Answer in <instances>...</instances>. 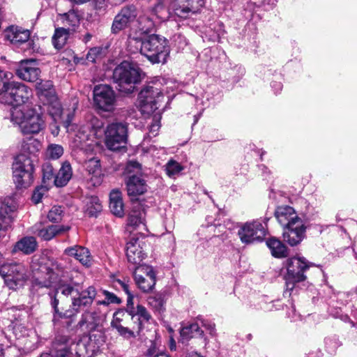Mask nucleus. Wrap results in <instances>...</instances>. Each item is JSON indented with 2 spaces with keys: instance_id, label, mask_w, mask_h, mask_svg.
<instances>
[{
  "instance_id": "obj_1",
  "label": "nucleus",
  "mask_w": 357,
  "mask_h": 357,
  "mask_svg": "<svg viewBox=\"0 0 357 357\" xmlns=\"http://www.w3.org/2000/svg\"><path fill=\"white\" fill-rule=\"evenodd\" d=\"M32 286L38 288H49L56 286V291L50 294L51 297V306L54 309V317L61 318L65 316L59 312V300L56 294L60 291L64 296L72 297L71 307L75 312L84 310L91 306L96 296V290L94 287L89 286L86 289L79 291L78 282H74L75 278L79 274L77 271L71 269L63 259L52 261L50 266L40 265L36 268L33 264Z\"/></svg>"
},
{
  "instance_id": "obj_2",
  "label": "nucleus",
  "mask_w": 357,
  "mask_h": 357,
  "mask_svg": "<svg viewBox=\"0 0 357 357\" xmlns=\"http://www.w3.org/2000/svg\"><path fill=\"white\" fill-rule=\"evenodd\" d=\"M128 49L131 53L140 52L152 63H165L169 54L168 40L156 34L149 36H130Z\"/></svg>"
},
{
  "instance_id": "obj_3",
  "label": "nucleus",
  "mask_w": 357,
  "mask_h": 357,
  "mask_svg": "<svg viewBox=\"0 0 357 357\" xmlns=\"http://www.w3.org/2000/svg\"><path fill=\"white\" fill-rule=\"evenodd\" d=\"M275 216L283 227V239L291 246L300 243L305 237L306 227L294 208L283 205L276 208Z\"/></svg>"
},
{
  "instance_id": "obj_4",
  "label": "nucleus",
  "mask_w": 357,
  "mask_h": 357,
  "mask_svg": "<svg viewBox=\"0 0 357 357\" xmlns=\"http://www.w3.org/2000/svg\"><path fill=\"white\" fill-rule=\"evenodd\" d=\"M11 121L17 124L24 135H36L45 128V120L40 106L11 112Z\"/></svg>"
},
{
  "instance_id": "obj_5",
  "label": "nucleus",
  "mask_w": 357,
  "mask_h": 357,
  "mask_svg": "<svg viewBox=\"0 0 357 357\" xmlns=\"http://www.w3.org/2000/svg\"><path fill=\"white\" fill-rule=\"evenodd\" d=\"M113 78L120 91L130 93L141 79L140 69L135 63L124 61L115 68Z\"/></svg>"
},
{
  "instance_id": "obj_6",
  "label": "nucleus",
  "mask_w": 357,
  "mask_h": 357,
  "mask_svg": "<svg viewBox=\"0 0 357 357\" xmlns=\"http://www.w3.org/2000/svg\"><path fill=\"white\" fill-rule=\"evenodd\" d=\"M13 179L17 188H26L33 181L34 164L31 156L19 154L12 165Z\"/></svg>"
},
{
  "instance_id": "obj_7",
  "label": "nucleus",
  "mask_w": 357,
  "mask_h": 357,
  "mask_svg": "<svg viewBox=\"0 0 357 357\" xmlns=\"http://www.w3.org/2000/svg\"><path fill=\"white\" fill-rule=\"evenodd\" d=\"M128 174L126 181L128 195L135 197L147 190L146 181L141 174V165L137 161H129L125 169Z\"/></svg>"
},
{
  "instance_id": "obj_8",
  "label": "nucleus",
  "mask_w": 357,
  "mask_h": 357,
  "mask_svg": "<svg viewBox=\"0 0 357 357\" xmlns=\"http://www.w3.org/2000/svg\"><path fill=\"white\" fill-rule=\"evenodd\" d=\"M128 141V123L113 121L105 130V142L108 149L117 151L126 146Z\"/></svg>"
},
{
  "instance_id": "obj_9",
  "label": "nucleus",
  "mask_w": 357,
  "mask_h": 357,
  "mask_svg": "<svg viewBox=\"0 0 357 357\" xmlns=\"http://www.w3.org/2000/svg\"><path fill=\"white\" fill-rule=\"evenodd\" d=\"M0 275L3 278L6 285L13 290L23 287L29 278L27 270L22 264L2 265Z\"/></svg>"
},
{
  "instance_id": "obj_10",
  "label": "nucleus",
  "mask_w": 357,
  "mask_h": 357,
  "mask_svg": "<svg viewBox=\"0 0 357 357\" xmlns=\"http://www.w3.org/2000/svg\"><path fill=\"white\" fill-rule=\"evenodd\" d=\"M313 264L303 257H294L287 259V273L285 275L287 289L293 290L295 283L304 281L306 276L304 272Z\"/></svg>"
},
{
  "instance_id": "obj_11",
  "label": "nucleus",
  "mask_w": 357,
  "mask_h": 357,
  "mask_svg": "<svg viewBox=\"0 0 357 357\" xmlns=\"http://www.w3.org/2000/svg\"><path fill=\"white\" fill-rule=\"evenodd\" d=\"M163 98V94L158 88L151 85L146 86L138 95V103L141 112L147 114L155 112L159 108V103Z\"/></svg>"
},
{
  "instance_id": "obj_12",
  "label": "nucleus",
  "mask_w": 357,
  "mask_h": 357,
  "mask_svg": "<svg viewBox=\"0 0 357 357\" xmlns=\"http://www.w3.org/2000/svg\"><path fill=\"white\" fill-rule=\"evenodd\" d=\"M266 234V224L259 220L242 224L238 231V236L241 241L245 244L261 241Z\"/></svg>"
},
{
  "instance_id": "obj_13",
  "label": "nucleus",
  "mask_w": 357,
  "mask_h": 357,
  "mask_svg": "<svg viewBox=\"0 0 357 357\" xmlns=\"http://www.w3.org/2000/svg\"><path fill=\"white\" fill-rule=\"evenodd\" d=\"M32 91L24 84L9 82L1 101L8 105L18 106L26 103L32 97Z\"/></svg>"
},
{
  "instance_id": "obj_14",
  "label": "nucleus",
  "mask_w": 357,
  "mask_h": 357,
  "mask_svg": "<svg viewBox=\"0 0 357 357\" xmlns=\"http://www.w3.org/2000/svg\"><path fill=\"white\" fill-rule=\"evenodd\" d=\"M93 99L96 108L103 112L114 111L116 97L112 88L107 84H98L93 90Z\"/></svg>"
},
{
  "instance_id": "obj_15",
  "label": "nucleus",
  "mask_w": 357,
  "mask_h": 357,
  "mask_svg": "<svg viewBox=\"0 0 357 357\" xmlns=\"http://www.w3.org/2000/svg\"><path fill=\"white\" fill-rule=\"evenodd\" d=\"M134 279L138 288L143 292H149L156 282L155 273L152 266L143 264L135 268Z\"/></svg>"
},
{
  "instance_id": "obj_16",
  "label": "nucleus",
  "mask_w": 357,
  "mask_h": 357,
  "mask_svg": "<svg viewBox=\"0 0 357 357\" xmlns=\"http://www.w3.org/2000/svg\"><path fill=\"white\" fill-rule=\"evenodd\" d=\"M204 3V0H177L173 6V10L177 17L186 19L199 12Z\"/></svg>"
},
{
  "instance_id": "obj_17",
  "label": "nucleus",
  "mask_w": 357,
  "mask_h": 357,
  "mask_svg": "<svg viewBox=\"0 0 357 357\" xmlns=\"http://www.w3.org/2000/svg\"><path fill=\"white\" fill-rule=\"evenodd\" d=\"M17 75L22 79L33 82L39 79L40 70L37 66L35 60L22 61L19 68L16 70Z\"/></svg>"
},
{
  "instance_id": "obj_18",
  "label": "nucleus",
  "mask_w": 357,
  "mask_h": 357,
  "mask_svg": "<svg viewBox=\"0 0 357 357\" xmlns=\"http://www.w3.org/2000/svg\"><path fill=\"white\" fill-rule=\"evenodd\" d=\"M69 229L68 226L57 225L43 226L41 223L36 224L32 227L33 233L44 241H50L56 235L63 234Z\"/></svg>"
},
{
  "instance_id": "obj_19",
  "label": "nucleus",
  "mask_w": 357,
  "mask_h": 357,
  "mask_svg": "<svg viewBox=\"0 0 357 357\" xmlns=\"http://www.w3.org/2000/svg\"><path fill=\"white\" fill-rule=\"evenodd\" d=\"M128 314L133 322V329L136 330L137 334L143 329L144 324L152 319L146 308L142 305H137L135 308L132 307L128 310Z\"/></svg>"
},
{
  "instance_id": "obj_20",
  "label": "nucleus",
  "mask_w": 357,
  "mask_h": 357,
  "mask_svg": "<svg viewBox=\"0 0 357 357\" xmlns=\"http://www.w3.org/2000/svg\"><path fill=\"white\" fill-rule=\"evenodd\" d=\"M137 16L136 8L134 6H129L121 9V12L115 17L112 24V30L114 33L126 28L130 22L133 21Z\"/></svg>"
},
{
  "instance_id": "obj_21",
  "label": "nucleus",
  "mask_w": 357,
  "mask_h": 357,
  "mask_svg": "<svg viewBox=\"0 0 357 357\" xmlns=\"http://www.w3.org/2000/svg\"><path fill=\"white\" fill-rule=\"evenodd\" d=\"M139 238H132L126 245V257L128 261L133 264H139L144 258L143 245Z\"/></svg>"
},
{
  "instance_id": "obj_22",
  "label": "nucleus",
  "mask_w": 357,
  "mask_h": 357,
  "mask_svg": "<svg viewBox=\"0 0 357 357\" xmlns=\"http://www.w3.org/2000/svg\"><path fill=\"white\" fill-rule=\"evenodd\" d=\"M5 38L13 45H20L27 42L30 38V31L19 26L12 25L4 31Z\"/></svg>"
},
{
  "instance_id": "obj_23",
  "label": "nucleus",
  "mask_w": 357,
  "mask_h": 357,
  "mask_svg": "<svg viewBox=\"0 0 357 357\" xmlns=\"http://www.w3.org/2000/svg\"><path fill=\"white\" fill-rule=\"evenodd\" d=\"M100 321V315L96 310L86 311L77 324V326L82 331L90 332L94 331Z\"/></svg>"
},
{
  "instance_id": "obj_24",
  "label": "nucleus",
  "mask_w": 357,
  "mask_h": 357,
  "mask_svg": "<svg viewBox=\"0 0 357 357\" xmlns=\"http://www.w3.org/2000/svg\"><path fill=\"white\" fill-rule=\"evenodd\" d=\"M64 253L70 257H75L82 264L89 266L91 262V257L89 250L83 246L75 245L67 248Z\"/></svg>"
},
{
  "instance_id": "obj_25",
  "label": "nucleus",
  "mask_w": 357,
  "mask_h": 357,
  "mask_svg": "<svg viewBox=\"0 0 357 357\" xmlns=\"http://www.w3.org/2000/svg\"><path fill=\"white\" fill-rule=\"evenodd\" d=\"M72 175L73 171L70 164L68 162H64L54 177L55 185L56 187L65 186L72 178Z\"/></svg>"
},
{
  "instance_id": "obj_26",
  "label": "nucleus",
  "mask_w": 357,
  "mask_h": 357,
  "mask_svg": "<svg viewBox=\"0 0 357 357\" xmlns=\"http://www.w3.org/2000/svg\"><path fill=\"white\" fill-rule=\"evenodd\" d=\"M68 341V340L66 337L56 338L53 342L51 349L52 356L55 357H68L70 355V351Z\"/></svg>"
},
{
  "instance_id": "obj_27",
  "label": "nucleus",
  "mask_w": 357,
  "mask_h": 357,
  "mask_svg": "<svg viewBox=\"0 0 357 357\" xmlns=\"http://www.w3.org/2000/svg\"><path fill=\"white\" fill-rule=\"evenodd\" d=\"M109 199V208L112 213L118 217H123L124 210L121 192L118 190H112L110 193Z\"/></svg>"
},
{
  "instance_id": "obj_28",
  "label": "nucleus",
  "mask_w": 357,
  "mask_h": 357,
  "mask_svg": "<svg viewBox=\"0 0 357 357\" xmlns=\"http://www.w3.org/2000/svg\"><path fill=\"white\" fill-rule=\"evenodd\" d=\"M42 149V144L40 140L30 137L27 138L26 139H23L22 142V146H21V153H24L26 155V154L30 155L32 158V156H36L41 150Z\"/></svg>"
},
{
  "instance_id": "obj_29",
  "label": "nucleus",
  "mask_w": 357,
  "mask_h": 357,
  "mask_svg": "<svg viewBox=\"0 0 357 357\" xmlns=\"http://www.w3.org/2000/svg\"><path fill=\"white\" fill-rule=\"evenodd\" d=\"M266 245L272 255L276 258H284L288 255L287 248L278 239L271 238L266 241Z\"/></svg>"
},
{
  "instance_id": "obj_30",
  "label": "nucleus",
  "mask_w": 357,
  "mask_h": 357,
  "mask_svg": "<svg viewBox=\"0 0 357 357\" xmlns=\"http://www.w3.org/2000/svg\"><path fill=\"white\" fill-rule=\"evenodd\" d=\"M91 126H80L75 133L74 142L75 146L82 149H84L88 144L86 142L89 140L91 133Z\"/></svg>"
},
{
  "instance_id": "obj_31",
  "label": "nucleus",
  "mask_w": 357,
  "mask_h": 357,
  "mask_svg": "<svg viewBox=\"0 0 357 357\" xmlns=\"http://www.w3.org/2000/svg\"><path fill=\"white\" fill-rule=\"evenodd\" d=\"M37 241L33 236H26L17 241L15 245V251L19 250L26 255L33 252L37 248Z\"/></svg>"
},
{
  "instance_id": "obj_32",
  "label": "nucleus",
  "mask_w": 357,
  "mask_h": 357,
  "mask_svg": "<svg viewBox=\"0 0 357 357\" xmlns=\"http://www.w3.org/2000/svg\"><path fill=\"white\" fill-rule=\"evenodd\" d=\"M122 314V312H116L114 315V319L111 323V326L115 328L119 334L123 336L124 338L130 339L131 337H135L136 335L135 333V331L133 328L130 329L128 327H124L121 324V318L119 315Z\"/></svg>"
},
{
  "instance_id": "obj_33",
  "label": "nucleus",
  "mask_w": 357,
  "mask_h": 357,
  "mask_svg": "<svg viewBox=\"0 0 357 357\" xmlns=\"http://www.w3.org/2000/svg\"><path fill=\"white\" fill-rule=\"evenodd\" d=\"M70 29L57 28L55 29L54 34L52 37V43L57 50L61 49L68 38Z\"/></svg>"
},
{
  "instance_id": "obj_34",
  "label": "nucleus",
  "mask_w": 357,
  "mask_h": 357,
  "mask_svg": "<svg viewBox=\"0 0 357 357\" xmlns=\"http://www.w3.org/2000/svg\"><path fill=\"white\" fill-rule=\"evenodd\" d=\"M203 331L197 323H193L189 326H186L181 330V336L183 340H188L190 338L201 337Z\"/></svg>"
},
{
  "instance_id": "obj_35",
  "label": "nucleus",
  "mask_w": 357,
  "mask_h": 357,
  "mask_svg": "<svg viewBox=\"0 0 357 357\" xmlns=\"http://www.w3.org/2000/svg\"><path fill=\"white\" fill-rule=\"evenodd\" d=\"M84 167L89 174L98 179V183H100L101 169L100 160L96 158H92L85 162Z\"/></svg>"
},
{
  "instance_id": "obj_36",
  "label": "nucleus",
  "mask_w": 357,
  "mask_h": 357,
  "mask_svg": "<svg viewBox=\"0 0 357 357\" xmlns=\"http://www.w3.org/2000/svg\"><path fill=\"white\" fill-rule=\"evenodd\" d=\"M77 354L79 356L85 355L91 356L95 352L98 351L99 349V346H96L93 344L92 336L89 337L87 344L83 342H80L77 344Z\"/></svg>"
},
{
  "instance_id": "obj_37",
  "label": "nucleus",
  "mask_w": 357,
  "mask_h": 357,
  "mask_svg": "<svg viewBox=\"0 0 357 357\" xmlns=\"http://www.w3.org/2000/svg\"><path fill=\"white\" fill-rule=\"evenodd\" d=\"M148 305L156 312H161L165 309V296L162 293L155 294V296H149L147 299Z\"/></svg>"
},
{
  "instance_id": "obj_38",
  "label": "nucleus",
  "mask_w": 357,
  "mask_h": 357,
  "mask_svg": "<svg viewBox=\"0 0 357 357\" xmlns=\"http://www.w3.org/2000/svg\"><path fill=\"white\" fill-rule=\"evenodd\" d=\"M155 17H149L146 15L141 16L139 18L138 22L139 24V29L141 31L140 35L148 33L151 31L155 26Z\"/></svg>"
},
{
  "instance_id": "obj_39",
  "label": "nucleus",
  "mask_w": 357,
  "mask_h": 357,
  "mask_svg": "<svg viewBox=\"0 0 357 357\" xmlns=\"http://www.w3.org/2000/svg\"><path fill=\"white\" fill-rule=\"evenodd\" d=\"M52 82L50 80L38 79L36 84L38 93L40 96H48L53 95Z\"/></svg>"
},
{
  "instance_id": "obj_40",
  "label": "nucleus",
  "mask_w": 357,
  "mask_h": 357,
  "mask_svg": "<svg viewBox=\"0 0 357 357\" xmlns=\"http://www.w3.org/2000/svg\"><path fill=\"white\" fill-rule=\"evenodd\" d=\"M151 14L160 20H165L168 16L166 10L164 0H156L154 6L151 9Z\"/></svg>"
},
{
  "instance_id": "obj_41",
  "label": "nucleus",
  "mask_w": 357,
  "mask_h": 357,
  "mask_svg": "<svg viewBox=\"0 0 357 357\" xmlns=\"http://www.w3.org/2000/svg\"><path fill=\"white\" fill-rule=\"evenodd\" d=\"M63 154V148L60 144H50L45 151L46 157L52 160L59 159Z\"/></svg>"
},
{
  "instance_id": "obj_42",
  "label": "nucleus",
  "mask_w": 357,
  "mask_h": 357,
  "mask_svg": "<svg viewBox=\"0 0 357 357\" xmlns=\"http://www.w3.org/2000/svg\"><path fill=\"white\" fill-rule=\"evenodd\" d=\"M183 169V166L174 160H170L165 165L166 173L170 178H174L178 176Z\"/></svg>"
},
{
  "instance_id": "obj_43",
  "label": "nucleus",
  "mask_w": 357,
  "mask_h": 357,
  "mask_svg": "<svg viewBox=\"0 0 357 357\" xmlns=\"http://www.w3.org/2000/svg\"><path fill=\"white\" fill-rule=\"evenodd\" d=\"M102 210V206L97 197H89L86 200V211L90 215H96Z\"/></svg>"
},
{
  "instance_id": "obj_44",
  "label": "nucleus",
  "mask_w": 357,
  "mask_h": 357,
  "mask_svg": "<svg viewBox=\"0 0 357 357\" xmlns=\"http://www.w3.org/2000/svg\"><path fill=\"white\" fill-rule=\"evenodd\" d=\"M160 119L161 114L160 112L153 114L152 122L149 128V135L150 137H155L158 134L160 128Z\"/></svg>"
},
{
  "instance_id": "obj_45",
  "label": "nucleus",
  "mask_w": 357,
  "mask_h": 357,
  "mask_svg": "<svg viewBox=\"0 0 357 357\" xmlns=\"http://www.w3.org/2000/svg\"><path fill=\"white\" fill-rule=\"evenodd\" d=\"M63 215V209L61 206H53L49 211L47 218L53 222H58L62 220Z\"/></svg>"
},
{
  "instance_id": "obj_46",
  "label": "nucleus",
  "mask_w": 357,
  "mask_h": 357,
  "mask_svg": "<svg viewBox=\"0 0 357 357\" xmlns=\"http://www.w3.org/2000/svg\"><path fill=\"white\" fill-rule=\"evenodd\" d=\"M63 23L66 25L75 28L79 24V16L75 12H68L65 13L63 17Z\"/></svg>"
},
{
  "instance_id": "obj_47",
  "label": "nucleus",
  "mask_w": 357,
  "mask_h": 357,
  "mask_svg": "<svg viewBox=\"0 0 357 357\" xmlns=\"http://www.w3.org/2000/svg\"><path fill=\"white\" fill-rule=\"evenodd\" d=\"M12 73L0 70V96L2 97L9 84Z\"/></svg>"
},
{
  "instance_id": "obj_48",
  "label": "nucleus",
  "mask_w": 357,
  "mask_h": 357,
  "mask_svg": "<svg viewBox=\"0 0 357 357\" xmlns=\"http://www.w3.org/2000/svg\"><path fill=\"white\" fill-rule=\"evenodd\" d=\"M172 44L178 50H183L188 45V40L181 33H175L172 38Z\"/></svg>"
},
{
  "instance_id": "obj_49",
  "label": "nucleus",
  "mask_w": 357,
  "mask_h": 357,
  "mask_svg": "<svg viewBox=\"0 0 357 357\" xmlns=\"http://www.w3.org/2000/svg\"><path fill=\"white\" fill-rule=\"evenodd\" d=\"M48 112L52 116L54 121H56L59 119L62 114V109L61 104L57 102H53L48 107Z\"/></svg>"
},
{
  "instance_id": "obj_50",
  "label": "nucleus",
  "mask_w": 357,
  "mask_h": 357,
  "mask_svg": "<svg viewBox=\"0 0 357 357\" xmlns=\"http://www.w3.org/2000/svg\"><path fill=\"white\" fill-rule=\"evenodd\" d=\"M103 54V50L102 47H96L91 48L86 54V59L93 63L96 59L101 58Z\"/></svg>"
},
{
  "instance_id": "obj_51",
  "label": "nucleus",
  "mask_w": 357,
  "mask_h": 357,
  "mask_svg": "<svg viewBox=\"0 0 357 357\" xmlns=\"http://www.w3.org/2000/svg\"><path fill=\"white\" fill-rule=\"evenodd\" d=\"M43 181L51 180L54 177V168L49 162H45L42 166Z\"/></svg>"
},
{
  "instance_id": "obj_52",
  "label": "nucleus",
  "mask_w": 357,
  "mask_h": 357,
  "mask_svg": "<svg viewBox=\"0 0 357 357\" xmlns=\"http://www.w3.org/2000/svg\"><path fill=\"white\" fill-rule=\"evenodd\" d=\"M144 213H136L134 212L130 214L128 218V223L130 225L137 227L140 224H144Z\"/></svg>"
},
{
  "instance_id": "obj_53",
  "label": "nucleus",
  "mask_w": 357,
  "mask_h": 357,
  "mask_svg": "<svg viewBox=\"0 0 357 357\" xmlns=\"http://www.w3.org/2000/svg\"><path fill=\"white\" fill-rule=\"evenodd\" d=\"M116 282L121 285L123 290L128 295V301H127L128 304H127V310H126V312H128V310H130L131 307H133V303H132L133 296L131 294V293L130 292L128 285L126 283H125L124 282H123L120 280H117Z\"/></svg>"
},
{
  "instance_id": "obj_54",
  "label": "nucleus",
  "mask_w": 357,
  "mask_h": 357,
  "mask_svg": "<svg viewBox=\"0 0 357 357\" xmlns=\"http://www.w3.org/2000/svg\"><path fill=\"white\" fill-rule=\"evenodd\" d=\"M13 332L17 339H20L27 335V330L22 324H15Z\"/></svg>"
},
{
  "instance_id": "obj_55",
  "label": "nucleus",
  "mask_w": 357,
  "mask_h": 357,
  "mask_svg": "<svg viewBox=\"0 0 357 357\" xmlns=\"http://www.w3.org/2000/svg\"><path fill=\"white\" fill-rule=\"evenodd\" d=\"M45 189L43 187L36 188L32 195V201L35 204H38L43 196Z\"/></svg>"
},
{
  "instance_id": "obj_56",
  "label": "nucleus",
  "mask_w": 357,
  "mask_h": 357,
  "mask_svg": "<svg viewBox=\"0 0 357 357\" xmlns=\"http://www.w3.org/2000/svg\"><path fill=\"white\" fill-rule=\"evenodd\" d=\"M103 294L106 298V302L110 303H120L121 300L114 294L108 291H104Z\"/></svg>"
},
{
  "instance_id": "obj_57",
  "label": "nucleus",
  "mask_w": 357,
  "mask_h": 357,
  "mask_svg": "<svg viewBox=\"0 0 357 357\" xmlns=\"http://www.w3.org/2000/svg\"><path fill=\"white\" fill-rule=\"evenodd\" d=\"M202 326H204L211 335H215V328L213 324L209 322H202Z\"/></svg>"
},
{
  "instance_id": "obj_58",
  "label": "nucleus",
  "mask_w": 357,
  "mask_h": 357,
  "mask_svg": "<svg viewBox=\"0 0 357 357\" xmlns=\"http://www.w3.org/2000/svg\"><path fill=\"white\" fill-rule=\"evenodd\" d=\"M277 4L276 0H263L260 4H259V6H268V8H274Z\"/></svg>"
},
{
  "instance_id": "obj_59",
  "label": "nucleus",
  "mask_w": 357,
  "mask_h": 357,
  "mask_svg": "<svg viewBox=\"0 0 357 357\" xmlns=\"http://www.w3.org/2000/svg\"><path fill=\"white\" fill-rule=\"evenodd\" d=\"M95 7L100 10L106 6V0H94Z\"/></svg>"
},
{
  "instance_id": "obj_60",
  "label": "nucleus",
  "mask_w": 357,
  "mask_h": 357,
  "mask_svg": "<svg viewBox=\"0 0 357 357\" xmlns=\"http://www.w3.org/2000/svg\"><path fill=\"white\" fill-rule=\"evenodd\" d=\"M91 121L93 128H100L102 125V123L96 117H93Z\"/></svg>"
},
{
  "instance_id": "obj_61",
  "label": "nucleus",
  "mask_w": 357,
  "mask_h": 357,
  "mask_svg": "<svg viewBox=\"0 0 357 357\" xmlns=\"http://www.w3.org/2000/svg\"><path fill=\"white\" fill-rule=\"evenodd\" d=\"M272 87L275 89L276 92H279L282 90V85L280 82H273L272 84Z\"/></svg>"
},
{
  "instance_id": "obj_62",
  "label": "nucleus",
  "mask_w": 357,
  "mask_h": 357,
  "mask_svg": "<svg viewBox=\"0 0 357 357\" xmlns=\"http://www.w3.org/2000/svg\"><path fill=\"white\" fill-rule=\"evenodd\" d=\"M147 356H149V357H155L157 355H154V351H153V349L152 348H150L148 351H147Z\"/></svg>"
},
{
  "instance_id": "obj_63",
  "label": "nucleus",
  "mask_w": 357,
  "mask_h": 357,
  "mask_svg": "<svg viewBox=\"0 0 357 357\" xmlns=\"http://www.w3.org/2000/svg\"><path fill=\"white\" fill-rule=\"evenodd\" d=\"M187 357H204L202 356H201L200 354L195 352V353H190L188 354V356Z\"/></svg>"
},
{
  "instance_id": "obj_64",
  "label": "nucleus",
  "mask_w": 357,
  "mask_h": 357,
  "mask_svg": "<svg viewBox=\"0 0 357 357\" xmlns=\"http://www.w3.org/2000/svg\"><path fill=\"white\" fill-rule=\"evenodd\" d=\"M91 35L89 33H86L84 36V40L85 43H87L88 41H89L91 40Z\"/></svg>"
}]
</instances>
